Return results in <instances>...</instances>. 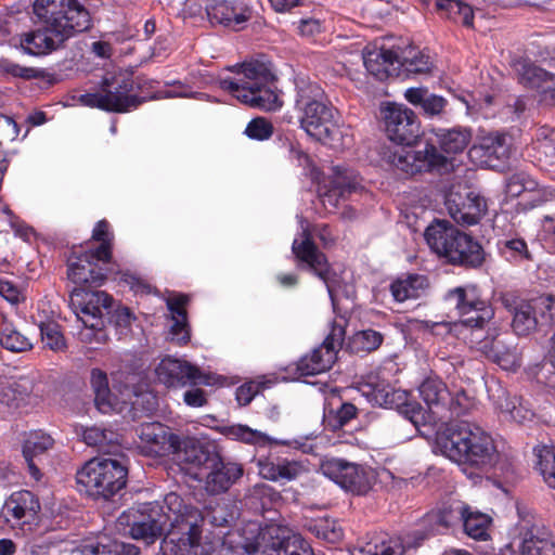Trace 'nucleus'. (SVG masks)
Returning <instances> with one entry per match:
<instances>
[{
    "label": "nucleus",
    "instance_id": "obj_38",
    "mask_svg": "<svg viewBox=\"0 0 555 555\" xmlns=\"http://www.w3.org/2000/svg\"><path fill=\"white\" fill-rule=\"evenodd\" d=\"M80 555H139V547L124 542L111 541L106 537L101 541L83 544Z\"/></svg>",
    "mask_w": 555,
    "mask_h": 555
},
{
    "label": "nucleus",
    "instance_id": "obj_7",
    "mask_svg": "<svg viewBox=\"0 0 555 555\" xmlns=\"http://www.w3.org/2000/svg\"><path fill=\"white\" fill-rule=\"evenodd\" d=\"M128 468L115 459L94 457L77 472L80 491L93 498L109 499L125 488Z\"/></svg>",
    "mask_w": 555,
    "mask_h": 555
},
{
    "label": "nucleus",
    "instance_id": "obj_21",
    "mask_svg": "<svg viewBox=\"0 0 555 555\" xmlns=\"http://www.w3.org/2000/svg\"><path fill=\"white\" fill-rule=\"evenodd\" d=\"M171 453L180 469L193 479H202L203 470L210 463L212 454H216V452H210L204 446L191 439L183 442L178 439L177 447Z\"/></svg>",
    "mask_w": 555,
    "mask_h": 555
},
{
    "label": "nucleus",
    "instance_id": "obj_34",
    "mask_svg": "<svg viewBox=\"0 0 555 555\" xmlns=\"http://www.w3.org/2000/svg\"><path fill=\"white\" fill-rule=\"evenodd\" d=\"M428 287V280L421 274H409L399 278L390 285V292L393 299L403 302L409 299L421 297Z\"/></svg>",
    "mask_w": 555,
    "mask_h": 555
},
{
    "label": "nucleus",
    "instance_id": "obj_24",
    "mask_svg": "<svg viewBox=\"0 0 555 555\" xmlns=\"http://www.w3.org/2000/svg\"><path fill=\"white\" fill-rule=\"evenodd\" d=\"M140 449L150 456H165L177 447L178 436L160 423L142 424L138 429Z\"/></svg>",
    "mask_w": 555,
    "mask_h": 555
},
{
    "label": "nucleus",
    "instance_id": "obj_27",
    "mask_svg": "<svg viewBox=\"0 0 555 555\" xmlns=\"http://www.w3.org/2000/svg\"><path fill=\"white\" fill-rule=\"evenodd\" d=\"M206 13L210 23L220 24L234 30H240L250 17L247 8L234 5L227 0H209Z\"/></svg>",
    "mask_w": 555,
    "mask_h": 555
},
{
    "label": "nucleus",
    "instance_id": "obj_36",
    "mask_svg": "<svg viewBox=\"0 0 555 555\" xmlns=\"http://www.w3.org/2000/svg\"><path fill=\"white\" fill-rule=\"evenodd\" d=\"M405 546L400 538L375 535L363 545L351 551L350 555H403Z\"/></svg>",
    "mask_w": 555,
    "mask_h": 555
},
{
    "label": "nucleus",
    "instance_id": "obj_32",
    "mask_svg": "<svg viewBox=\"0 0 555 555\" xmlns=\"http://www.w3.org/2000/svg\"><path fill=\"white\" fill-rule=\"evenodd\" d=\"M480 350L505 371H516L521 365V357L516 347L505 346L501 340L483 341Z\"/></svg>",
    "mask_w": 555,
    "mask_h": 555
},
{
    "label": "nucleus",
    "instance_id": "obj_30",
    "mask_svg": "<svg viewBox=\"0 0 555 555\" xmlns=\"http://www.w3.org/2000/svg\"><path fill=\"white\" fill-rule=\"evenodd\" d=\"M189 296L183 294L173 295L167 298L166 304L170 312L172 324L170 334L172 340L179 344H186L190 340L188 315L185 307L189 304Z\"/></svg>",
    "mask_w": 555,
    "mask_h": 555
},
{
    "label": "nucleus",
    "instance_id": "obj_40",
    "mask_svg": "<svg viewBox=\"0 0 555 555\" xmlns=\"http://www.w3.org/2000/svg\"><path fill=\"white\" fill-rule=\"evenodd\" d=\"M225 435L233 439L247 444L257 447H266L270 444H286L285 441H280L269 437L267 434L253 429L247 425L235 424L225 428Z\"/></svg>",
    "mask_w": 555,
    "mask_h": 555
},
{
    "label": "nucleus",
    "instance_id": "obj_46",
    "mask_svg": "<svg viewBox=\"0 0 555 555\" xmlns=\"http://www.w3.org/2000/svg\"><path fill=\"white\" fill-rule=\"evenodd\" d=\"M463 527L466 534L475 540H486L489 534V526L491 518L483 513L472 511L466 506V512L463 518Z\"/></svg>",
    "mask_w": 555,
    "mask_h": 555
},
{
    "label": "nucleus",
    "instance_id": "obj_1",
    "mask_svg": "<svg viewBox=\"0 0 555 555\" xmlns=\"http://www.w3.org/2000/svg\"><path fill=\"white\" fill-rule=\"evenodd\" d=\"M204 516L194 506L184 504L181 496L169 493L165 505L149 504L143 511L130 508L118 522L130 527V535L154 543L164 532L160 543L163 555H217L220 539L202 537Z\"/></svg>",
    "mask_w": 555,
    "mask_h": 555
},
{
    "label": "nucleus",
    "instance_id": "obj_11",
    "mask_svg": "<svg viewBox=\"0 0 555 555\" xmlns=\"http://www.w3.org/2000/svg\"><path fill=\"white\" fill-rule=\"evenodd\" d=\"M238 537L234 547L242 551V555H279L283 527L268 525L261 528L257 522L250 521L238 530Z\"/></svg>",
    "mask_w": 555,
    "mask_h": 555
},
{
    "label": "nucleus",
    "instance_id": "obj_55",
    "mask_svg": "<svg viewBox=\"0 0 555 555\" xmlns=\"http://www.w3.org/2000/svg\"><path fill=\"white\" fill-rule=\"evenodd\" d=\"M307 472L308 467L304 462L286 459L279 460V481L295 480Z\"/></svg>",
    "mask_w": 555,
    "mask_h": 555
},
{
    "label": "nucleus",
    "instance_id": "obj_56",
    "mask_svg": "<svg viewBox=\"0 0 555 555\" xmlns=\"http://www.w3.org/2000/svg\"><path fill=\"white\" fill-rule=\"evenodd\" d=\"M245 133L254 140H268L273 134V126L268 119L257 117L247 124Z\"/></svg>",
    "mask_w": 555,
    "mask_h": 555
},
{
    "label": "nucleus",
    "instance_id": "obj_22",
    "mask_svg": "<svg viewBox=\"0 0 555 555\" xmlns=\"http://www.w3.org/2000/svg\"><path fill=\"white\" fill-rule=\"evenodd\" d=\"M99 262L104 264L95 251L90 249L85 250L79 256L72 257L67 264L68 279L78 285H102L106 280L108 269H104Z\"/></svg>",
    "mask_w": 555,
    "mask_h": 555
},
{
    "label": "nucleus",
    "instance_id": "obj_57",
    "mask_svg": "<svg viewBox=\"0 0 555 555\" xmlns=\"http://www.w3.org/2000/svg\"><path fill=\"white\" fill-rule=\"evenodd\" d=\"M0 68L4 74L11 75L12 77L22 79H34L42 77V72L35 67H26L14 62L3 60L0 63Z\"/></svg>",
    "mask_w": 555,
    "mask_h": 555
},
{
    "label": "nucleus",
    "instance_id": "obj_14",
    "mask_svg": "<svg viewBox=\"0 0 555 555\" xmlns=\"http://www.w3.org/2000/svg\"><path fill=\"white\" fill-rule=\"evenodd\" d=\"M112 301L105 292L76 287L68 304L79 322L96 327L103 326V311L111 307Z\"/></svg>",
    "mask_w": 555,
    "mask_h": 555
},
{
    "label": "nucleus",
    "instance_id": "obj_45",
    "mask_svg": "<svg viewBox=\"0 0 555 555\" xmlns=\"http://www.w3.org/2000/svg\"><path fill=\"white\" fill-rule=\"evenodd\" d=\"M91 238L100 242V245L96 248H90V250L95 251L99 259L102 260L104 264H109L112 260L114 241V234L111 231L109 223L106 220H100L96 222L93 228Z\"/></svg>",
    "mask_w": 555,
    "mask_h": 555
},
{
    "label": "nucleus",
    "instance_id": "obj_2",
    "mask_svg": "<svg viewBox=\"0 0 555 555\" xmlns=\"http://www.w3.org/2000/svg\"><path fill=\"white\" fill-rule=\"evenodd\" d=\"M33 10L41 25L20 37L22 49L30 55L47 54L91 26L89 12L78 0H35Z\"/></svg>",
    "mask_w": 555,
    "mask_h": 555
},
{
    "label": "nucleus",
    "instance_id": "obj_25",
    "mask_svg": "<svg viewBox=\"0 0 555 555\" xmlns=\"http://www.w3.org/2000/svg\"><path fill=\"white\" fill-rule=\"evenodd\" d=\"M330 477L343 489L357 494H364L371 488V481L363 467L340 460L327 466Z\"/></svg>",
    "mask_w": 555,
    "mask_h": 555
},
{
    "label": "nucleus",
    "instance_id": "obj_23",
    "mask_svg": "<svg viewBox=\"0 0 555 555\" xmlns=\"http://www.w3.org/2000/svg\"><path fill=\"white\" fill-rule=\"evenodd\" d=\"M366 70L379 80L398 76L401 70V54L385 46L369 44L363 51Z\"/></svg>",
    "mask_w": 555,
    "mask_h": 555
},
{
    "label": "nucleus",
    "instance_id": "obj_37",
    "mask_svg": "<svg viewBox=\"0 0 555 555\" xmlns=\"http://www.w3.org/2000/svg\"><path fill=\"white\" fill-rule=\"evenodd\" d=\"M539 324H541V321L535 298L529 301H521L517 305L512 323L513 330L517 335H528L533 332Z\"/></svg>",
    "mask_w": 555,
    "mask_h": 555
},
{
    "label": "nucleus",
    "instance_id": "obj_12",
    "mask_svg": "<svg viewBox=\"0 0 555 555\" xmlns=\"http://www.w3.org/2000/svg\"><path fill=\"white\" fill-rule=\"evenodd\" d=\"M156 375L168 387L215 386L222 383L221 376L203 373L189 362L173 358L163 359L156 367Z\"/></svg>",
    "mask_w": 555,
    "mask_h": 555
},
{
    "label": "nucleus",
    "instance_id": "obj_51",
    "mask_svg": "<svg viewBox=\"0 0 555 555\" xmlns=\"http://www.w3.org/2000/svg\"><path fill=\"white\" fill-rule=\"evenodd\" d=\"M436 7L438 10L446 11L449 17L459 18L465 26L473 25V9L461 0H437Z\"/></svg>",
    "mask_w": 555,
    "mask_h": 555
},
{
    "label": "nucleus",
    "instance_id": "obj_42",
    "mask_svg": "<svg viewBox=\"0 0 555 555\" xmlns=\"http://www.w3.org/2000/svg\"><path fill=\"white\" fill-rule=\"evenodd\" d=\"M33 392V380L28 377H20L11 380L0 392V401L8 406L18 408Z\"/></svg>",
    "mask_w": 555,
    "mask_h": 555
},
{
    "label": "nucleus",
    "instance_id": "obj_16",
    "mask_svg": "<svg viewBox=\"0 0 555 555\" xmlns=\"http://www.w3.org/2000/svg\"><path fill=\"white\" fill-rule=\"evenodd\" d=\"M410 147L406 145L397 147L389 155V163L411 175L441 167L446 163V157L433 144H426L424 150L420 151H413Z\"/></svg>",
    "mask_w": 555,
    "mask_h": 555
},
{
    "label": "nucleus",
    "instance_id": "obj_61",
    "mask_svg": "<svg viewBox=\"0 0 555 555\" xmlns=\"http://www.w3.org/2000/svg\"><path fill=\"white\" fill-rule=\"evenodd\" d=\"M297 30L300 36L311 38L323 30V24L314 17L301 18L297 23Z\"/></svg>",
    "mask_w": 555,
    "mask_h": 555
},
{
    "label": "nucleus",
    "instance_id": "obj_63",
    "mask_svg": "<svg viewBox=\"0 0 555 555\" xmlns=\"http://www.w3.org/2000/svg\"><path fill=\"white\" fill-rule=\"evenodd\" d=\"M107 99L103 98L102 90L95 93H85L79 96V102L82 105L89 107H96L103 111H107V108H115L112 102H106Z\"/></svg>",
    "mask_w": 555,
    "mask_h": 555
},
{
    "label": "nucleus",
    "instance_id": "obj_8",
    "mask_svg": "<svg viewBox=\"0 0 555 555\" xmlns=\"http://www.w3.org/2000/svg\"><path fill=\"white\" fill-rule=\"evenodd\" d=\"M298 222L300 233L293 241L292 251L300 262L305 263L309 270L325 283L328 294L333 298L331 286L333 271L326 256L314 244L313 234L319 237L324 247L333 245L335 237L326 224L311 228L310 223L302 217H298Z\"/></svg>",
    "mask_w": 555,
    "mask_h": 555
},
{
    "label": "nucleus",
    "instance_id": "obj_44",
    "mask_svg": "<svg viewBox=\"0 0 555 555\" xmlns=\"http://www.w3.org/2000/svg\"><path fill=\"white\" fill-rule=\"evenodd\" d=\"M537 457L535 467L544 482L555 489V446L540 444L533 449Z\"/></svg>",
    "mask_w": 555,
    "mask_h": 555
},
{
    "label": "nucleus",
    "instance_id": "obj_10",
    "mask_svg": "<svg viewBox=\"0 0 555 555\" xmlns=\"http://www.w3.org/2000/svg\"><path fill=\"white\" fill-rule=\"evenodd\" d=\"M446 300L455 308L462 323L473 328H482L493 317L490 304L482 299L475 285L459 286L448 291Z\"/></svg>",
    "mask_w": 555,
    "mask_h": 555
},
{
    "label": "nucleus",
    "instance_id": "obj_9",
    "mask_svg": "<svg viewBox=\"0 0 555 555\" xmlns=\"http://www.w3.org/2000/svg\"><path fill=\"white\" fill-rule=\"evenodd\" d=\"M446 300L455 308L462 323L473 328H482L493 317L490 304L482 299L475 285L459 286L448 291Z\"/></svg>",
    "mask_w": 555,
    "mask_h": 555
},
{
    "label": "nucleus",
    "instance_id": "obj_15",
    "mask_svg": "<svg viewBox=\"0 0 555 555\" xmlns=\"http://www.w3.org/2000/svg\"><path fill=\"white\" fill-rule=\"evenodd\" d=\"M387 137L399 145L412 146L421 137L415 113L401 104H389L384 112Z\"/></svg>",
    "mask_w": 555,
    "mask_h": 555
},
{
    "label": "nucleus",
    "instance_id": "obj_5",
    "mask_svg": "<svg viewBox=\"0 0 555 555\" xmlns=\"http://www.w3.org/2000/svg\"><path fill=\"white\" fill-rule=\"evenodd\" d=\"M237 67L234 78L220 80L221 89L251 107L275 111L282 106L279 95L270 86L273 76L267 64L251 61Z\"/></svg>",
    "mask_w": 555,
    "mask_h": 555
},
{
    "label": "nucleus",
    "instance_id": "obj_33",
    "mask_svg": "<svg viewBox=\"0 0 555 555\" xmlns=\"http://www.w3.org/2000/svg\"><path fill=\"white\" fill-rule=\"evenodd\" d=\"M54 440L51 436L42 431L30 433L23 444V455L28 465L30 475L39 480L40 470L34 463V459L46 453L53 447Z\"/></svg>",
    "mask_w": 555,
    "mask_h": 555
},
{
    "label": "nucleus",
    "instance_id": "obj_59",
    "mask_svg": "<svg viewBox=\"0 0 555 555\" xmlns=\"http://www.w3.org/2000/svg\"><path fill=\"white\" fill-rule=\"evenodd\" d=\"M537 308H539V318L541 325H551L555 323V298L551 296H541L535 298Z\"/></svg>",
    "mask_w": 555,
    "mask_h": 555
},
{
    "label": "nucleus",
    "instance_id": "obj_47",
    "mask_svg": "<svg viewBox=\"0 0 555 555\" xmlns=\"http://www.w3.org/2000/svg\"><path fill=\"white\" fill-rule=\"evenodd\" d=\"M401 62V68L415 75L429 74L434 67L430 56L413 47L402 52Z\"/></svg>",
    "mask_w": 555,
    "mask_h": 555
},
{
    "label": "nucleus",
    "instance_id": "obj_60",
    "mask_svg": "<svg viewBox=\"0 0 555 555\" xmlns=\"http://www.w3.org/2000/svg\"><path fill=\"white\" fill-rule=\"evenodd\" d=\"M83 441L91 447H96L100 450H105L108 443L107 431L100 427H90L83 431Z\"/></svg>",
    "mask_w": 555,
    "mask_h": 555
},
{
    "label": "nucleus",
    "instance_id": "obj_58",
    "mask_svg": "<svg viewBox=\"0 0 555 555\" xmlns=\"http://www.w3.org/2000/svg\"><path fill=\"white\" fill-rule=\"evenodd\" d=\"M442 515V527H447L448 529L453 525L463 521L466 506L461 502H455L448 506H443L439 508Z\"/></svg>",
    "mask_w": 555,
    "mask_h": 555
},
{
    "label": "nucleus",
    "instance_id": "obj_35",
    "mask_svg": "<svg viewBox=\"0 0 555 555\" xmlns=\"http://www.w3.org/2000/svg\"><path fill=\"white\" fill-rule=\"evenodd\" d=\"M404 96L409 103L420 106L427 116L440 115L446 106L447 100L440 95L430 93L427 88H409Z\"/></svg>",
    "mask_w": 555,
    "mask_h": 555
},
{
    "label": "nucleus",
    "instance_id": "obj_3",
    "mask_svg": "<svg viewBox=\"0 0 555 555\" xmlns=\"http://www.w3.org/2000/svg\"><path fill=\"white\" fill-rule=\"evenodd\" d=\"M295 85V105L300 113L301 129L310 138L333 149L349 146L352 142L350 129L343 122L323 89L306 77H297Z\"/></svg>",
    "mask_w": 555,
    "mask_h": 555
},
{
    "label": "nucleus",
    "instance_id": "obj_52",
    "mask_svg": "<svg viewBox=\"0 0 555 555\" xmlns=\"http://www.w3.org/2000/svg\"><path fill=\"white\" fill-rule=\"evenodd\" d=\"M0 344L12 352H25L31 349L33 344L28 337L15 328L5 326L0 336Z\"/></svg>",
    "mask_w": 555,
    "mask_h": 555
},
{
    "label": "nucleus",
    "instance_id": "obj_62",
    "mask_svg": "<svg viewBox=\"0 0 555 555\" xmlns=\"http://www.w3.org/2000/svg\"><path fill=\"white\" fill-rule=\"evenodd\" d=\"M83 328L78 333V337L86 344H102L105 340L103 326L92 327L90 324H82Z\"/></svg>",
    "mask_w": 555,
    "mask_h": 555
},
{
    "label": "nucleus",
    "instance_id": "obj_18",
    "mask_svg": "<svg viewBox=\"0 0 555 555\" xmlns=\"http://www.w3.org/2000/svg\"><path fill=\"white\" fill-rule=\"evenodd\" d=\"M40 503L34 493L28 490L13 492L4 502L2 515L12 528L30 530L38 521Z\"/></svg>",
    "mask_w": 555,
    "mask_h": 555
},
{
    "label": "nucleus",
    "instance_id": "obj_64",
    "mask_svg": "<svg viewBox=\"0 0 555 555\" xmlns=\"http://www.w3.org/2000/svg\"><path fill=\"white\" fill-rule=\"evenodd\" d=\"M260 390V385L256 382L245 383L236 389V400L240 405H247Z\"/></svg>",
    "mask_w": 555,
    "mask_h": 555
},
{
    "label": "nucleus",
    "instance_id": "obj_49",
    "mask_svg": "<svg viewBox=\"0 0 555 555\" xmlns=\"http://www.w3.org/2000/svg\"><path fill=\"white\" fill-rule=\"evenodd\" d=\"M383 335L374 330L357 332L349 340V349L352 352H371L376 350L383 343Z\"/></svg>",
    "mask_w": 555,
    "mask_h": 555
},
{
    "label": "nucleus",
    "instance_id": "obj_19",
    "mask_svg": "<svg viewBox=\"0 0 555 555\" xmlns=\"http://www.w3.org/2000/svg\"><path fill=\"white\" fill-rule=\"evenodd\" d=\"M418 391L431 413V416L426 414L427 422L446 418L447 412L455 415L461 414L459 397L453 400L447 385L440 378H426L420 385Z\"/></svg>",
    "mask_w": 555,
    "mask_h": 555
},
{
    "label": "nucleus",
    "instance_id": "obj_26",
    "mask_svg": "<svg viewBox=\"0 0 555 555\" xmlns=\"http://www.w3.org/2000/svg\"><path fill=\"white\" fill-rule=\"evenodd\" d=\"M205 469L209 470L205 488L211 494L225 492L243 475L241 465L223 462L218 453L212 454V459Z\"/></svg>",
    "mask_w": 555,
    "mask_h": 555
},
{
    "label": "nucleus",
    "instance_id": "obj_17",
    "mask_svg": "<svg viewBox=\"0 0 555 555\" xmlns=\"http://www.w3.org/2000/svg\"><path fill=\"white\" fill-rule=\"evenodd\" d=\"M134 82L132 76L126 72L107 74L102 81L103 98L112 102L115 108L107 112L126 113L137 108L141 100L133 93Z\"/></svg>",
    "mask_w": 555,
    "mask_h": 555
},
{
    "label": "nucleus",
    "instance_id": "obj_4",
    "mask_svg": "<svg viewBox=\"0 0 555 555\" xmlns=\"http://www.w3.org/2000/svg\"><path fill=\"white\" fill-rule=\"evenodd\" d=\"M437 444L448 459L459 464L487 468L498 459L492 437L480 426L468 422L450 425L438 437Z\"/></svg>",
    "mask_w": 555,
    "mask_h": 555
},
{
    "label": "nucleus",
    "instance_id": "obj_31",
    "mask_svg": "<svg viewBox=\"0 0 555 555\" xmlns=\"http://www.w3.org/2000/svg\"><path fill=\"white\" fill-rule=\"evenodd\" d=\"M554 546L550 531L543 526L533 525L524 533L520 555H525L527 548L531 555H552Z\"/></svg>",
    "mask_w": 555,
    "mask_h": 555
},
{
    "label": "nucleus",
    "instance_id": "obj_39",
    "mask_svg": "<svg viewBox=\"0 0 555 555\" xmlns=\"http://www.w3.org/2000/svg\"><path fill=\"white\" fill-rule=\"evenodd\" d=\"M91 387L94 391V403L96 409L104 414L114 409V397L108 387L107 375L100 369H93L90 375Z\"/></svg>",
    "mask_w": 555,
    "mask_h": 555
},
{
    "label": "nucleus",
    "instance_id": "obj_54",
    "mask_svg": "<svg viewBox=\"0 0 555 555\" xmlns=\"http://www.w3.org/2000/svg\"><path fill=\"white\" fill-rule=\"evenodd\" d=\"M503 255L508 260L514 261H529L532 259L531 254L528 250L527 243L522 238H512L503 243L502 247Z\"/></svg>",
    "mask_w": 555,
    "mask_h": 555
},
{
    "label": "nucleus",
    "instance_id": "obj_13",
    "mask_svg": "<svg viewBox=\"0 0 555 555\" xmlns=\"http://www.w3.org/2000/svg\"><path fill=\"white\" fill-rule=\"evenodd\" d=\"M345 337V328L340 324H334L324 341L310 353L304 356L297 362V371L302 376L318 375L332 367L341 348Z\"/></svg>",
    "mask_w": 555,
    "mask_h": 555
},
{
    "label": "nucleus",
    "instance_id": "obj_28",
    "mask_svg": "<svg viewBox=\"0 0 555 555\" xmlns=\"http://www.w3.org/2000/svg\"><path fill=\"white\" fill-rule=\"evenodd\" d=\"M451 218L460 224L473 225L486 215L488 205L486 199L477 193L469 192L464 201L457 203L452 196L447 199Z\"/></svg>",
    "mask_w": 555,
    "mask_h": 555
},
{
    "label": "nucleus",
    "instance_id": "obj_29",
    "mask_svg": "<svg viewBox=\"0 0 555 555\" xmlns=\"http://www.w3.org/2000/svg\"><path fill=\"white\" fill-rule=\"evenodd\" d=\"M511 155L508 138L502 133H488L469 150L472 158H481L480 163L493 166V160H506Z\"/></svg>",
    "mask_w": 555,
    "mask_h": 555
},
{
    "label": "nucleus",
    "instance_id": "obj_50",
    "mask_svg": "<svg viewBox=\"0 0 555 555\" xmlns=\"http://www.w3.org/2000/svg\"><path fill=\"white\" fill-rule=\"evenodd\" d=\"M279 555H313V552L300 534L291 533L283 527V541L279 545Z\"/></svg>",
    "mask_w": 555,
    "mask_h": 555
},
{
    "label": "nucleus",
    "instance_id": "obj_53",
    "mask_svg": "<svg viewBox=\"0 0 555 555\" xmlns=\"http://www.w3.org/2000/svg\"><path fill=\"white\" fill-rule=\"evenodd\" d=\"M39 328L41 340L46 347L53 351H63L66 348L65 338L57 323L41 322Z\"/></svg>",
    "mask_w": 555,
    "mask_h": 555
},
{
    "label": "nucleus",
    "instance_id": "obj_41",
    "mask_svg": "<svg viewBox=\"0 0 555 555\" xmlns=\"http://www.w3.org/2000/svg\"><path fill=\"white\" fill-rule=\"evenodd\" d=\"M511 65L516 72L519 82L531 89L541 86L547 74V72L534 65L528 57H514Z\"/></svg>",
    "mask_w": 555,
    "mask_h": 555
},
{
    "label": "nucleus",
    "instance_id": "obj_20",
    "mask_svg": "<svg viewBox=\"0 0 555 555\" xmlns=\"http://www.w3.org/2000/svg\"><path fill=\"white\" fill-rule=\"evenodd\" d=\"M374 400L379 405L398 410L415 426L427 422L426 411L420 403L410 401L405 390L396 389L390 385L377 386L374 389Z\"/></svg>",
    "mask_w": 555,
    "mask_h": 555
},
{
    "label": "nucleus",
    "instance_id": "obj_6",
    "mask_svg": "<svg viewBox=\"0 0 555 555\" xmlns=\"http://www.w3.org/2000/svg\"><path fill=\"white\" fill-rule=\"evenodd\" d=\"M424 236L430 249L451 264L476 268L485 260L480 244L446 220L429 224Z\"/></svg>",
    "mask_w": 555,
    "mask_h": 555
},
{
    "label": "nucleus",
    "instance_id": "obj_43",
    "mask_svg": "<svg viewBox=\"0 0 555 555\" xmlns=\"http://www.w3.org/2000/svg\"><path fill=\"white\" fill-rule=\"evenodd\" d=\"M306 527L317 538L330 543H337L344 537L339 522L330 517L310 519L307 521Z\"/></svg>",
    "mask_w": 555,
    "mask_h": 555
},
{
    "label": "nucleus",
    "instance_id": "obj_48",
    "mask_svg": "<svg viewBox=\"0 0 555 555\" xmlns=\"http://www.w3.org/2000/svg\"><path fill=\"white\" fill-rule=\"evenodd\" d=\"M437 137L443 152L456 154L467 147L472 135L466 129H450L437 133Z\"/></svg>",
    "mask_w": 555,
    "mask_h": 555
}]
</instances>
